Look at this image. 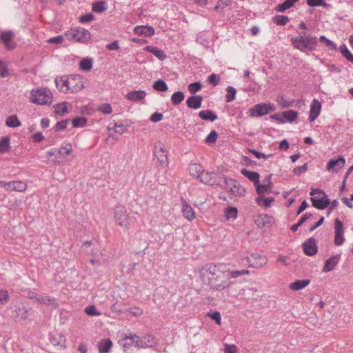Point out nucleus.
Instances as JSON below:
<instances>
[{"mask_svg": "<svg viewBox=\"0 0 353 353\" xmlns=\"http://www.w3.org/2000/svg\"><path fill=\"white\" fill-rule=\"evenodd\" d=\"M319 41L325 45L329 50H336V46L334 43L331 40L326 38L325 36L322 35L319 37Z\"/></svg>", "mask_w": 353, "mask_h": 353, "instance_id": "603ef678", "label": "nucleus"}, {"mask_svg": "<svg viewBox=\"0 0 353 353\" xmlns=\"http://www.w3.org/2000/svg\"><path fill=\"white\" fill-rule=\"evenodd\" d=\"M141 338L144 345L143 347H145V349L149 347H154L158 343L157 339L152 334H145Z\"/></svg>", "mask_w": 353, "mask_h": 353, "instance_id": "cd10ccee", "label": "nucleus"}, {"mask_svg": "<svg viewBox=\"0 0 353 353\" xmlns=\"http://www.w3.org/2000/svg\"><path fill=\"white\" fill-rule=\"evenodd\" d=\"M310 194L312 205L320 210L325 209L330 203V200L325 194V192L319 189H312Z\"/></svg>", "mask_w": 353, "mask_h": 353, "instance_id": "423d86ee", "label": "nucleus"}, {"mask_svg": "<svg viewBox=\"0 0 353 353\" xmlns=\"http://www.w3.org/2000/svg\"><path fill=\"white\" fill-rule=\"evenodd\" d=\"M107 9V3L104 1H96L92 3V10L96 13H101Z\"/></svg>", "mask_w": 353, "mask_h": 353, "instance_id": "79ce46f5", "label": "nucleus"}, {"mask_svg": "<svg viewBox=\"0 0 353 353\" xmlns=\"http://www.w3.org/2000/svg\"><path fill=\"white\" fill-rule=\"evenodd\" d=\"M87 122V119L84 117H75L72 120V126L74 128L83 127Z\"/></svg>", "mask_w": 353, "mask_h": 353, "instance_id": "13d9d810", "label": "nucleus"}, {"mask_svg": "<svg viewBox=\"0 0 353 353\" xmlns=\"http://www.w3.org/2000/svg\"><path fill=\"white\" fill-rule=\"evenodd\" d=\"M72 105L66 101L55 104L54 105V112L60 116H64L72 110Z\"/></svg>", "mask_w": 353, "mask_h": 353, "instance_id": "5701e85b", "label": "nucleus"}, {"mask_svg": "<svg viewBox=\"0 0 353 353\" xmlns=\"http://www.w3.org/2000/svg\"><path fill=\"white\" fill-rule=\"evenodd\" d=\"M288 17L284 15H276L273 18V21L278 26H285L289 22Z\"/></svg>", "mask_w": 353, "mask_h": 353, "instance_id": "5fc2aeb1", "label": "nucleus"}, {"mask_svg": "<svg viewBox=\"0 0 353 353\" xmlns=\"http://www.w3.org/2000/svg\"><path fill=\"white\" fill-rule=\"evenodd\" d=\"M128 339H125V336L119 341V344L123 347V350L124 353H132L130 352V348L133 343L130 341V342H128Z\"/></svg>", "mask_w": 353, "mask_h": 353, "instance_id": "864d4df0", "label": "nucleus"}, {"mask_svg": "<svg viewBox=\"0 0 353 353\" xmlns=\"http://www.w3.org/2000/svg\"><path fill=\"white\" fill-rule=\"evenodd\" d=\"M231 0H219L217 3L214 8L216 10H223L226 6H228L231 4Z\"/></svg>", "mask_w": 353, "mask_h": 353, "instance_id": "338daca9", "label": "nucleus"}, {"mask_svg": "<svg viewBox=\"0 0 353 353\" xmlns=\"http://www.w3.org/2000/svg\"><path fill=\"white\" fill-rule=\"evenodd\" d=\"M307 4L310 7L323 6L326 8L328 6L325 0H307Z\"/></svg>", "mask_w": 353, "mask_h": 353, "instance_id": "052dcab7", "label": "nucleus"}, {"mask_svg": "<svg viewBox=\"0 0 353 353\" xmlns=\"http://www.w3.org/2000/svg\"><path fill=\"white\" fill-rule=\"evenodd\" d=\"M125 339H129L130 341H131L132 343H133L134 345L136 347L145 349V347H143L144 345H143V343L142 341V338L139 336L137 334H130L129 335L125 334Z\"/></svg>", "mask_w": 353, "mask_h": 353, "instance_id": "473e14b6", "label": "nucleus"}, {"mask_svg": "<svg viewBox=\"0 0 353 353\" xmlns=\"http://www.w3.org/2000/svg\"><path fill=\"white\" fill-rule=\"evenodd\" d=\"M339 50L342 55L350 62L353 63V54L348 50L346 45L343 44L340 46Z\"/></svg>", "mask_w": 353, "mask_h": 353, "instance_id": "09e8293b", "label": "nucleus"}, {"mask_svg": "<svg viewBox=\"0 0 353 353\" xmlns=\"http://www.w3.org/2000/svg\"><path fill=\"white\" fill-rule=\"evenodd\" d=\"M10 148V139L8 137H3L0 141V152L4 153Z\"/></svg>", "mask_w": 353, "mask_h": 353, "instance_id": "4d7b16f0", "label": "nucleus"}, {"mask_svg": "<svg viewBox=\"0 0 353 353\" xmlns=\"http://www.w3.org/2000/svg\"><path fill=\"white\" fill-rule=\"evenodd\" d=\"M230 274V278L235 279L238 278L241 276L245 275V274H249L250 271L248 270H233L231 272H228Z\"/></svg>", "mask_w": 353, "mask_h": 353, "instance_id": "0e129e2a", "label": "nucleus"}, {"mask_svg": "<svg viewBox=\"0 0 353 353\" xmlns=\"http://www.w3.org/2000/svg\"><path fill=\"white\" fill-rule=\"evenodd\" d=\"M207 81L210 84L212 85V86H216L219 83L220 77L216 74H212L208 76Z\"/></svg>", "mask_w": 353, "mask_h": 353, "instance_id": "774afa93", "label": "nucleus"}, {"mask_svg": "<svg viewBox=\"0 0 353 353\" xmlns=\"http://www.w3.org/2000/svg\"><path fill=\"white\" fill-rule=\"evenodd\" d=\"M321 110V104L316 99H314L310 105L309 119L310 122L314 121L319 116Z\"/></svg>", "mask_w": 353, "mask_h": 353, "instance_id": "a211bd4d", "label": "nucleus"}, {"mask_svg": "<svg viewBox=\"0 0 353 353\" xmlns=\"http://www.w3.org/2000/svg\"><path fill=\"white\" fill-rule=\"evenodd\" d=\"M112 345V341L109 339H104L98 343V349L100 353H108Z\"/></svg>", "mask_w": 353, "mask_h": 353, "instance_id": "c756f323", "label": "nucleus"}, {"mask_svg": "<svg viewBox=\"0 0 353 353\" xmlns=\"http://www.w3.org/2000/svg\"><path fill=\"white\" fill-rule=\"evenodd\" d=\"M146 92L144 90H132L130 91L125 96L128 100L133 101H140L145 99Z\"/></svg>", "mask_w": 353, "mask_h": 353, "instance_id": "393cba45", "label": "nucleus"}, {"mask_svg": "<svg viewBox=\"0 0 353 353\" xmlns=\"http://www.w3.org/2000/svg\"><path fill=\"white\" fill-rule=\"evenodd\" d=\"M144 50L152 53L159 60L163 61L164 59H165L167 58V56L164 53V52L162 50H161L157 47L148 46L144 48Z\"/></svg>", "mask_w": 353, "mask_h": 353, "instance_id": "bb28decb", "label": "nucleus"}, {"mask_svg": "<svg viewBox=\"0 0 353 353\" xmlns=\"http://www.w3.org/2000/svg\"><path fill=\"white\" fill-rule=\"evenodd\" d=\"M199 117L205 121H214L217 119V115L210 110H202L199 113Z\"/></svg>", "mask_w": 353, "mask_h": 353, "instance_id": "72a5a7b5", "label": "nucleus"}, {"mask_svg": "<svg viewBox=\"0 0 353 353\" xmlns=\"http://www.w3.org/2000/svg\"><path fill=\"white\" fill-rule=\"evenodd\" d=\"M312 216L311 214H308V213H305L304 214H303V216H301V218L299 219V221H298L297 223L292 225L291 227V230L292 232H296L298 228L305 222L306 221V220H307L310 216Z\"/></svg>", "mask_w": 353, "mask_h": 353, "instance_id": "6e6d98bb", "label": "nucleus"}, {"mask_svg": "<svg viewBox=\"0 0 353 353\" xmlns=\"http://www.w3.org/2000/svg\"><path fill=\"white\" fill-rule=\"evenodd\" d=\"M226 265L223 263H208L200 271V276L203 283H207L208 277L220 278L222 272H227Z\"/></svg>", "mask_w": 353, "mask_h": 353, "instance_id": "7ed1b4c3", "label": "nucleus"}, {"mask_svg": "<svg viewBox=\"0 0 353 353\" xmlns=\"http://www.w3.org/2000/svg\"><path fill=\"white\" fill-rule=\"evenodd\" d=\"M310 283V280L309 279L297 280L295 282L290 283V288L295 291L299 290L307 286Z\"/></svg>", "mask_w": 353, "mask_h": 353, "instance_id": "e433bc0d", "label": "nucleus"}, {"mask_svg": "<svg viewBox=\"0 0 353 353\" xmlns=\"http://www.w3.org/2000/svg\"><path fill=\"white\" fill-rule=\"evenodd\" d=\"M30 101L38 105H50L52 102V94L47 88L32 90L30 92Z\"/></svg>", "mask_w": 353, "mask_h": 353, "instance_id": "20e7f679", "label": "nucleus"}, {"mask_svg": "<svg viewBox=\"0 0 353 353\" xmlns=\"http://www.w3.org/2000/svg\"><path fill=\"white\" fill-rule=\"evenodd\" d=\"M225 274V272H222L220 278H216V276L215 277H208L206 284L209 285L212 290L216 291L223 290L224 289L228 288L230 285L229 278H226Z\"/></svg>", "mask_w": 353, "mask_h": 353, "instance_id": "0eeeda50", "label": "nucleus"}, {"mask_svg": "<svg viewBox=\"0 0 353 353\" xmlns=\"http://www.w3.org/2000/svg\"><path fill=\"white\" fill-rule=\"evenodd\" d=\"M37 302L45 305H53L55 304L56 300L48 296L39 294Z\"/></svg>", "mask_w": 353, "mask_h": 353, "instance_id": "3c124183", "label": "nucleus"}, {"mask_svg": "<svg viewBox=\"0 0 353 353\" xmlns=\"http://www.w3.org/2000/svg\"><path fill=\"white\" fill-rule=\"evenodd\" d=\"M183 216L190 221L194 219L195 217L194 210L185 201H183Z\"/></svg>", "mask_w": 353, "mask_h": 353, "instance_id": "2f4dec72", "label": "nucleus"}, {"mask_svg": "<svg viewBox=\"0 0 353 353\" xmlns=\"http://www.w3.org/2000/svg\"><path fill=\"white\" fill-rule=\"evenodd\" d=\"M98 110L105 114H109L112 112V109L110 104L108 103L101 104L99 107Z\"/></svg>", "mask_w": 353, "mask_h": 353, "instance_id": "69168bd1", "label": "nucleus"}, {"mask_svg": "<svg viewBox=\"0 0 353 353\" xmlns=\"http://www.w3.org/2000/svg\"><path fill=\"white\" fill-rule=\"evenodd\" d=\"M72 151V144L70 143H63L59 150V154L61 157L65 158L71 154Z\"/></svg>", "mask_w": 353, "mask_h": 353, "instance_id": "58836bf2", "label": "nucleus"}, {"mask_svg": "<svg viewBox=\"0 0 353 353\" xmlns=\"http://www.w3.org/2000/svg\"><path fill=\"white\" fill-rule=\"evenodd\" d=\"M341 259L340 254H336L327 259L325 262L324 266L322 269L323 272H329L333 270L337 264L339 263Z\"/></svg>", "mask_w": 353, "mask_h": 353, "instance_id": "aec40b11", "label": "nucleus"}, {"mask_svg": "<svg viewBox=\"0 0 353 353\" xmlns=\"http://www.w3.org/2000/svg\"><path fill=\"white\" fill-rule=\"evenodd\" d=\"M80 69L83 71H89L92 68V60L90 58H83L79 63Z\"/></svg>", "mask_w": 353, "mask_h": 353, "instance_id": "49530a36", "label": "nucleus"}, {"mask_svg": "<svg viewBox=\"0 0 353 353\" xmlns=\"http://www.w3.org/2000/svg\"><path fill=\"white\" fill-rule=\"evenodd\" d=\"M278 104L283 108H288L292 107L294 102V100H287L283 95H279L276 99Z\"/></svg>", "mask_w": 353, "mask_h": 353, "instance_id": "c03bdc74", "label": "nucleus"}, {"mask_svg": "<svg viewBox=\"0 0 353 353\" xmlns=\"http://www.w3.org/2000/svg\"><path fill=\"white\" fill-rule=\"evenodd\" d=\"M246 260L249 263V266L254 268H259L268 262L267 259L259 254H252L250 257L246 258Z\"/></svg>", "mask_w": 353, "mask_h": 353, "instance_id": "2eb2a0df", "label": "nucleus"}, {"mask_svg": "<svg viewBox=\"0 0 353 353\" xmlns=\"http://www.w3.org/2000/svg\"><path fill=\"white\" fill-rule=\"evenodd\" d=\"M153 88L157 90V91H159V92H165L168 90V85L166 84V83L162 80V79H159L157 81H156L154 84H153Z\"/></svg>", "mask_w": 353, "mask_h": 353, "instance_id": "de8ad7c7", "label": "nucleus"}, {"mask_svg": "<svg viewBox=\"0 0 353 353\" xmlns=\"http://www.w3.org/2000/svg\"><path fill=\"white\" fill-rule=\"evenodd\" d=\"M199 179L201 183L206 185H214L219 184V176L215 172H210L203 170Z\"/></svg>", "mask_w": 353, "mask_h": 353, "instance_id": "4468645a", "label": "nucleus"}, {"mask_svg": "<svg viewBox=\"0 0 353 353\" xmlns=\"http://www.w3.org/2000/svg\"><path fill=\"white\" fill-rule=\"evenodd\" d=\"M6 125L10 128H17L21 125V122L16 114L8 117L6 120Z\"/></svg>", "mask_w": 353, "mask_h": 353, "instance_id": "37998d69", "label": "nucleus"}, {"mask_svg": "<svg viewBox=\"0 0 353 353\" xmlns=\"http://www.w3.org/2000/svg\"><path fill=\"white\" fill-rule=\"evenodd\" d=\"M345 159L339 157L337 159H330L327 163V169L330 172H337L345 165Z\"/></svg>", "mask_w": 353, "mask_h": 353, "instance_id": "dca6fc26", "label": "nucleus"}, {"mask_svg": "<svg viewBox=\"0 0 353 353\" xmlns=\"http://www.w3.org/2000/svg\"><path fill=\"white\" fill-rule=\"evenodd\" d=\"M224 183L226 185L230 188V191L236 194V195H243L245 192L244 189H243L237 181L232 179H224Z\"/></svg>", "mask_w": 353, "mask_h": 353, "instance_id": "6ab92c4d", "label": "nucleus"}, {"mask_svg": "<svg viewBox=\"0 0 353 353\" xmlns=\"http://www.w3.org/2000/svg\"><path fill=\"white\" fill-rule=\"evenodd\" d=\"M203 170V169L202 165L198 163H191L189 166V172L190 175L197 179L199 178Z\"/></svg>", "mask_w": 353, "mask_h": 353, "instance_id": "f704fd0d", "label": "nucleus"}, {"mask_svg": "<svg viewBox=\"0 0 353 353\" xmlns=\"http://www.w3.org/2000/svg\"><path fill=\"white\" fill-rule=\"evenodd\" d=\"M14 33L12 30L3 31L0 34V41L3 43L4 48L7 50H13L17 47V43L14 41Z\"/></svg>", "mask_w": 353, "mask_h": 353, "instance_id": "1a4fd4ad", "label": "nucleus"}, {"mask_svg": "<svg viewBox=\"0 0 353 353\" xmlns=\"http://www.w3.org/2000/svg\"><path fill=\"white\" fill-rule=\"evenodd\" d=\"M299 1V0H285L283 3L279 4L275 10L278 12H283L288 9L292 8Z\"/></svg>", "mask_w": 353, "mask_h": 353, "instance_id": "c9c22d12", "label": "nucleus"}, {"mask_svg": "<svg viewBox=\"0 0 353 353\" xmlns=\"http://www.w3.org/2000/svg\"><path fill=\"white\" fill-rule=\"evenodd\" d=\"M283 117L286 121L292 123L297 119L298 113L293 110H289L283 112Z\"/></svg>", "mask_w": 353, "mask_h": 353, "instance_id": "a18cd8bd", "label": "nucleus"}, {"mask_svg": "<svg viewBox=\"0 0 353 353\" xmlns=\"http://www.w3.org/2000/svg\"><path fill=\"white\" fill-rule=\"evenodd\" d=\"M273 217L268 214H259L255 219V223L260 228L271 225Z\"/></svg>", "mask_w": 353, "mask_h": 353, "instance_id": "b1692460", "label": "nucleus"}, {"mask_svg": "<svg viewBox=\"0 0 353 353\" xmlns=\"http://www.w3.org/2000/svg\"><path fill=\"white\" fill-rule=\"evenodd\" d=\"M344 241L343 223L339 218H336L334 221V243L336 245H341Z\"/></svg>", "mask_w": 353, "mask_h": 353, "instance_id": "f8f14e48", "label": "nucleus"}, {"mask_svg": "<svg viewBox=\"0 0 353 353\" xmlns=\"http://www.w3.org/2000/svg\"><path fill=\"white\" fill-rule=\"evenodd\" d=\"M227 94L225 95L226 102H232L235 99L236 90L232 86H228L226 89Z\"/></svg>", "mask_w": 353, "mask_h": 353, "instance_id": "8fccbe9b", "label": "nucleus"}, {"mask_svg": "<svg viewBox=\"0 0 353 353\" xmlns=\"http://www.w3.org/2000/svg\"><path fill=\"white\" fill-rule=\"evenodd\" d=\"M224 213L227 221H234L237 217L238 210L235 207H228L225 210Z\"/></svg>", "mask_w": 353, "mask_h": 353, "instance_id": "4c0bfd02", "label": "nucleus"}, {"mask_svg": "<svg viewBox=\"0 0 353 353\" xmlns=\"http://www.w3.org/2000/svg\"><path fill=\"white\" fill-rule=\"evenodd\" d=\"M114 219L117 223L121 226L129 225V218L125 207L117 205L114 208Z\"/></svg>", "mask_w": 353, "mask_h": 353, "instance_id": "9d476101", "label": "nucleus"}, {"mask_svg": "<svg viewBox=\"0 0 353 353\" xmlns=\"http://www.w3.org/2000/svg\"><path fill=\"white\" fill-rule=\"evenodd\" d=\"M275 110L276 107L272 103H258L249 110L248 114L252 117H262Z\"/></svg>", "mask_w": 353, "mask_h": 353, "instance_id": "6e6552de", "label": "nucleus"}, {"mask_svg": "<svg viewBox=\"0 0 353 353\" xmlns=\"http://www.w3.org/2000/svg\"><path fill=\"white\" fill-rule=\"evenodd\" d=\"M154 154L159 160L160 164L163 167L168 166L167 153L164 150L163 143L157 142L154 145Z\"/></svg>", "mask_w": 353, "mask_h": 353, "instance_id": "9b49d317", "label": "nucleus"}, {"mask_svg": "<svg viewBox=\"0 0 353 353\" xmlns=\"http://www.w3.org/2000/svg\"><path fill=\"white\" fill-rule=\"evenodd\" d=\"M203 98L201 95L190 96L186 100L187 106L189 108L197 110L201 107Z\"/></svg>", "mask_w": 353, "mask_h": 353, "instance_id": "412c9836", "label": "nucleus"}, {"mask_svg": "<svg viewBox=\"0 0 353 353\" xmlns=\"http://www.w3.org/2000/svg\"><path fill=\"white\" fill-rule=\"evenodd\" d=\"M241 173L254 183V187L259 183V174L256 172L242 169Z\"/></svg>", "mask_w": 353, "mask_h": 353, "instance_id": "7c9ffc66", "label": "nucleus"}, {"mask_svg": "<svg viewBox=\"0 0 353 353\" xmlns=\"http://www.w3.org/2000/svg\"><path fill=\"white\" fill-rule=\"evenodd\" d=\"M91 245H93L94 248L96 250L98 249V245L96 242H93L92 241H87L83 243L81 248L86 252H88L89 254L95 256L97 258H99V256L101 255V253H98V251L96 252H94L92 250L91 252H89V248L91 247Z\"/></svg>", "mask_w": 353, "mask_h": 353, "instance_id": "c85d7f7f", "label": "nucleus"}, {"mask_svg": "<svg viewBox=\"0 0 353 353\" xmlns=\"http://www.w3.org/2000/svg\"><path fill=\"white\" fill-rule=\"evenodd\" d=\"M10 300V296L7 290H0V305H6Z\"/></svg>", "mask_w": 353, "mask_h": 353, "instance_id": "e2e57ef3", "label": "nucleus"}, {"mask_svg": "<svg viewBox=\"0 0 353 353\" xmlns=\"http://www.w3.org/2000/svg\"><path fill=\"white\" fill-rule=\"evenodd\" d=\"M271 177L272 174H270L262 181V183H260V181L259 180V183L255 186L256 192L259 195L271 192L273 188V183L271 181Z\"/></svg>", "mask_w": 353, "mask_h": 353, "instance_id": "ddd939ff", "label": "nucleus"}, {"mask_svg": "<svg viewBox=\"0 0 353 353\" xmlns=\"http://www.w3.org/2000/svg\"><path fill=\"white\" fill-rule=\"evenodd\" d=\"M134 32L138 35L150 37L154 34V29L149 26H138L134 28Z\"/></svg>", "mask_w": 353, "mask_h": 353, "instance_id": "a878e982", "label": "nucleus"}, {"mask_svg": "<svg viewBox=\"0 0 353 353\" xmlns=\"http://www.w3.org/2000/svg\"><path fill=\"white\" fill-rule=\"evenodd\" d=\"M27 188L26 183L21 181H12L8 182L7 191L23 192Z\"/></svg>", "mask_w": 353, "mask_h": 353, "instance_id": "4be33fe9", "label": "nucleus"}, {"mask_svg": "<svg viewBox=\"0 0 353 353\" xmlns=\"http://www.w3.org/2000/svg\"><path fill=\"white\" fill-rule=\"evenodd\" d=\"M128 125H125L122 123H115L112 129L114 130L116 133L119 134H122L124 133L127 129Z\"/></svg>", "mask_w": 353, "mask_h": 353, "instance_id": "680f3d73", "label": "nucleus"}, {"mask_svg": "<svg viewBox=\"0 0 353 353\" xmlns=\"http://www.w3.org/2000/svg\"><path fill=\"white\" fill-rule=\"evenodd\" d=\"M57 88L64 93H75L84 88L83 77L79 74H70L55 79Z\"/></svg>", "mask_w": 353, "mask_h": 353, "instance_id": "f257e3e1", "label": "nucleus"}, {"mask_svg": "<svg viewBox=\"0 0 353 353\" xmlns=\"http://www.w3.org/2000/svg\"><path fill=\"white\" fill-rule=\"evenodd\" d=\"M202 88V85L199 81L192 83L188 85V90L191 94H195L200 91Z\"/></svg>", "mask_w": 353, "mask_h": 353, "instance_id": "bf43d9fd", "label": "nucleus"}, {"mask_svg": "<svg viewBox=\"0 0 353 353\" xmlns=\"http://www.w3.org/2000/svg\"><path fill=\"white\" fill-rule=\"evenodd\" d=\"M305 254L307 256H313L317 252V245L315 239L310 238L303 244Z\"/></svg>", "mask_w": 353, "mask_h": 353, "instance_id": "f3484780", "label": "nucleus"}, {"mask_svg": "<svg viewBox=\"0 0 353 353\" xmlns=\"http://www.w3.org/2000/svg\"><path fill=\"white\" fill-rule=\"evenodd\" d=\"M274 201V197H264L261 195H259L256 199V202L259 205L261 206H265V207H270L271 203Z\"/></svg>", "mask_w": 353, "mask_h": 353, "instance_id": "ea45409f", "label": "nucleus"}, {"mask_svg": "<svg viewBox=\"0 0 353 353\" xmlns=\"http://www.w3.org/2000/svg\"><path fill=\"white\" fill-rule=\"evenodd\" d=\"M185 99V95L183 92L177 91L173 93L171 97V102L174 105H179Z\"/></svg>", "mask_w": 353, "mask_h": 353, "instance_id": "a19ab883", "label": "nucleus"}, {"mask_svg": "<svg viewBox=\"0 0 353 353\" xmlns=\"http://www.w3.org/2000/svg\"><path fill=\"white\" fill-rule=\"evenodd\" d=\"M65 37L70 41L87 43L90 41V33L81 27L72 28L65 32Z\"/></svg>", "mask_w": 353, "mask_h": 353, "instance_id": "39448f33", "label": "nucleus"}, {"mask_svg": "<svg viewBox=\"0 0 353 353\" xmlns=\"http://www.w3.org/2000/svg\"><path fill=\"white\" fill-rule=\"evenodd\" d=\"M318 41L316 36L312 35L311 34H305V32L291 39V42L294 48L301 52H305V50L312 51L315 50L318 45Z\"/></svg>", "mask_w": 353, "mask_h": 353, "instance_id": "f03ea898", "label": "nucleus"}]
</instances>
